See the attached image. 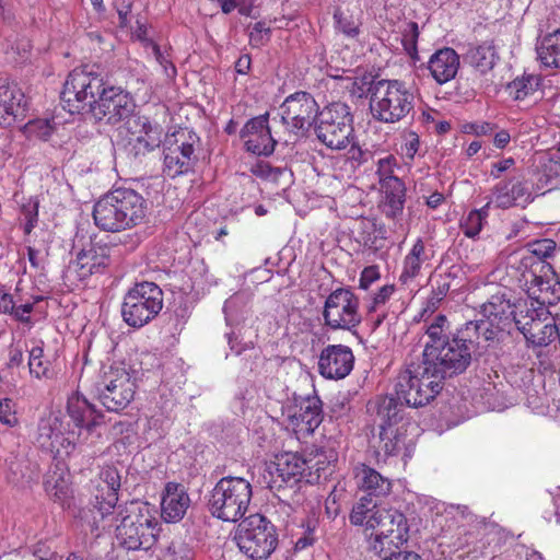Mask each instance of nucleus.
<instances>
[{
    "label": "nucleus",
    "instance_id": "nucleus-1",
    "mask_svg": "<svg viewBox=\"0 0 560 560\" xmlns=\"http://www.w3.org/2000/svg\"><path fill=\"white\" fill-rule=\"evenodd\" d=\"M145 200L131 188H116L102 196L94 205L95 225L106 232H120L142 222Z\"/></svg>",
    "mask_w": 560,
    "mask_h": 560
},
{
    "label": "nucleus",
    "instance_id": "nucleus-2",
    "mask_svg": "<svg viewBox=\"0 0 560 560\" xmlns=\"http://www.w3.org/2000/svg\"><path fill=\"white\" fill-rule=\"evenodd\" d=\"M154 506L133 500L119 506L116 538L128 550H149L158 539L159 521Z\"/></svg>",
    "mask_w": 560,
    "mask_h": 560
},
{
    "label": "nucleus",
    "instance_id": "nucleus-3",
    "mask_svg": "<svg viewBox=\"0 0 560 560\" xmlns=\"http://www.w3.org/2000/svg\"><path fill=\"white\" fill-rule=\"evenodd\" d=\"M370 112L380 122L396 124L413 112L416 95L399 80H378L369 89Z\"/></svg>",
    "mask_w": 560,
    "mask_h": 560
},
{
    "label": "nucleus",
    "instance_id": "nucleus-4",
    "mask_svg": "<svg viewBox=\"0 0 560 560\" xmlns=\"http://www.w3.org/2000/svg\"><path fill=\"white\" fill-rule=\"evenodd\" d=\"M474 348V339L466 337L460 329L442 347L429 348L428 353H422V373H431L443 385L445 378L466 371Z\"/></svg>",
    "mask_w": 560,
    "mask_h": 560
},
{
    "label": "nucleus",
    "instance_id": "nucleus-5",
    "mask_svg": "<svg viewBox=\"0 0 560 560\" xmlns=\"http://www.w3.org/2000/svg\"><path fill=\"white\" fill-rule=\"evenodd\" d=\"M252 497L253 489L248 480L226 476L221 478L211 490L208 510L218 520L235 523L247 512Z\"/></svg>",
    "mask_w": 560,
    "mask_h": 560
},
{
    "label": "nucleus",
    "instance_id": "nucleus-6",
    "mask_svg": "<svg viewBox=\"0 0 560 560\" xmlns=\"http://www.w3.org/2000/svg\"><path fill=\"white\" fill-rule=\"evenodd\" d=\"M163 301V291L156 283L138 282L124 295L121 317L129 327L141 328L160 314Z\"/></svg>",
    "mask_w": 560,
    "mask_h": 560
},
{
    "label": "nucleus",
    "instance_id": "nucleus-7",
    "mask_svg": "<svg viewBox=\"0 0 560 560\" xmlns=\"http://www.w3.org/2000/svg\"><path fill=\"white\" fill-rule=\"evenodd\" d=\"M235 540L240 551L249 560H265L275 551L278 535L270 521L253 514L238 524Z\"/></svg>",
    "mask_w": 560,
    "mask_h": 560
},
{
    "label": "nucleus",
    "instance_id": "nucleus-8",
    "mask_svg": "<svg viewBox=\"0 0 560 560\" xmlns=\"http://www.w3.org/2000/svg\"><path fill=\"white\" fill-rule=\"evenodd\" d=\"M353 117L350 107L342 102L325 106L315 120L316 138L328 149L343 150L353 140Z\"/></svg>",
    "mask_w": 560,
    "mask_h": 560
},
{
    "label": "nucleus",
    "instance_id": "nucleus-9",
    "mask_svg": "<svg viewBox=\"0 0 560 560\" xmlns=\"http://www.w3.org/2000/svg\"><path fill=\"white\" fill-rule=\"evenodd\" d=\"M516 328L533 347H547L560 337V312L545 307H518Z\"/></svg>",
    "mask_w": 560,
    "mask_h": 560
},
{
    "label": "nucleus",
    "instance_id": "nucleus-10",
    "mask_svg": "<svg viewBox=\"0 0 560 560\" xmlns=\"http://www.w3.org/2000/svg\"><path fill=\"white\" fill-rule=\"evenodd\" d=\"M106 83L104 77L94 67L85 66L72 70L61 92V100L68 104L69 112H80L88 105L90 112L105 90Z\"/></svg>",
    "mask_w": 560,
    "mask_h": 560
},
{
    "label": "nucleus",
    "instance_id": "nucleus-11",
    "mask_svg": "<svg viewBox=\"0 0 560 560\" xmlns=\"http://www.w3.org/2000/svg\"><path fill=\"white\" fill-rule=\"evenodd\" d=\"M422 362L400 372L395 384L401 405L418 408L429 404L442 389V384L431 373H422Z\"/></svg>",
    "mask_w": 560,
    "mask_h": 560
},
{
    "label": "nucleus",
    "instance_id": "nucleus-12",
    "mask_svg": "<svg viewBox=\"0 0 560 560\" xmlns=\"http://www.w3.org/2000/svg\"><path fill=\"white\" fill-rule=\"evenodd\" d=\"M96 390L98 400L108 411L119 412L135 398V377L124 366H110L97 383Z\"/></svg>",
    "mask_w": 560,
    "mask_h": 560
},
{
    "label": "nucleus",
    "instance_id": "nucleus-13",
    "mask_svg": "<svg viewBox=\"0 0 560 560\" xmlns=\"http://www.w3.org/2000/svg\"><path fill=\"white\" fill-rule=\"evenodd\" d=\"M323 318L332 330L351 331L361 323L359 299L349 289H336L325 301Z\"/></svg>",
    "mask_w": 560,
    "mask_h": 560
},
{
    "label": "nucleus",
    "instance_id": "nucleus-14",
    "mask_svg": "<svg viewBox=\"0 0 560 560\" xmlns=\"http://www.w3.org/2000/svg\"><path fill=\"white\" fill-rule=\"evenodd\" d=\"M198 142L196 133L180 129L164 141L163 172L171 178L188 173L196 162L195 144Z\"/></svg>",
    "mask_w": 560,
    "mask_h": 560
},
{
    "label": "nucleus",
    "instance_id": "nucleus-15",
    "mask_svg": "<svg viewBox=\"0 0 560 560\" xmlns=\"http://www.w3.org/2000/svg\"><path fill=\"white\" fill-rule=\"evenodd\" d=\"M408 522L406 516L395 509H381L378 517L369 534L371 547L376 552L386 548H398L408 540Z\"/></svg>",
    "mask_w": 560,
    "mask_h": 560
},
{
    "label": "nucleus",
    "instance_id": "nucleus-16",
    "mask_svg": "<svg viewBox=\"0 0 560 560\" xmlns=\"http://www.w3.org/2000/svg\"><path fill=\"white\" fill-rule=\"evenodd\" d=\"M307 478V460L299 453L284 452L276 456L261 475V485L270 490L294 486L301 478Z\"/></svg>",
    "mask_w": 560,
    "mask_h": 560
},
{
    "label": "nucleus",
    "instance_id": "nucleus-17",
    "mask_svg": "<svg viewBox=\"0 0 560 560\" xmlns=\"http://www.w3.org/2000/svg\"><path fill=\"white\" fill-rule=\"evenodd\" d=\"M318 105L307 92H295L285 97L279 107L281 121L290 132L303 135L317 118Z\"/></svg>",
    "mask_w": 560,
    "mask_h": 560
},
{
    "label": "nucleus",
    "instance_id": "nucleus-18",
    "mask_svg": "<svg viewBox=\"0 0 560 560\" xmlns=\"http://www.w3.org/2000/svg\"><path fill=\"white\" fill-rule=\"evenodd\" d=\"M135 108V101L127 91L110 85L103 90L92 105L91 114L96 120H105L113 126L121 121L127 125L129 118L137 116L133 114Z\"/></svg>",
    "mask_w": 560,
    "mask_h": 560
},
{
    "label": "nucleus",
    "instance_id": "nucleus-19",
    "mask_svg": "<svg viewBox=\"0 0 560 560\" xmlns=\"http://www.w3.org/2000/svg\"><path fill=\"white\" fill-rule=\"evenodd\" d=\"M282 415L296 434H311L322 422L320 400L314 396L295 397L283 407Z\"/></svg>",
    "mask_w": 560,
    "mask_h": 560
},
{
    "label": "nucleus",
    "instance_id": "nucleus-20",
    "mask_svg": "<svg viewBox=\"0 0 560 560\" xmlns=\"http://www.w3.org/2000/svg\"><path fill=\"white\" fill-rule=\"evenodd\" d=\"M127 149L136 158L145 155L160 147L162 129L145 116L137 115L127 120Z\"/></svg>",
    "mask_w": 560,
    "mask_h": 560
},
{
    "label": "nucleus",
    "instance_id": "nucleus-21",
    "mask_svg": "<svg viewBox=\"0 0 560 560\" xmlns=\"http://www.w3.org/2000/svg\"><path fill=\"white\" fill-rule=\"evenodd\" d=\"M61 428L62 422L58 417H49L40 420L37 431L39 446L59 457L69 456L77 446L75 433L71 431L65 434Z\"/></svg>",
    "mask_w": 560,
    "mask_h": 560
},
{
    "label": "nucleus",
    "instance_id": "nucleus-22",
    "mask_svg": "<svg viewBox=\"0 0 560 560\" xmlns=\"http://www.w3.org/2000/svg\"><path fill=\"white\" fill-rule=\"evenodd\" d=\"M354 355L348 346L329 345L318 358V372L327 380L345 378L353 369Z\"/></svg>",
    "mask_w": 560,
    "mask_h": 560
},
{
    "label": "nucleus",
    "instance_id": "nucleus-23",
    "mask_svg": "<svg viewBox=\"0 0 560 560\" xmlns=\"http://www.w3.org/2000/svg\"><path fill=\"white\" fill-rule=\"evenodd\" d=\"M248 152L256 155H270L275 151L276 140L268 126V114L249 119L240 132Z\"/></svg>",
    "mask_w": 560,
    "mask_h": 560
},
{
    "label": "nucleus",
    "instance_id": "nucleus-24",
    "mask_svg": "<svg viewBox=\"0 0 560 560\" xmlns=\"http://www.w3.org/2000/svg\"><path fill=\"white\" fill-rule=\"evenodd\" d=\"M121 476L115 466H105L100 472V483L95 494L94 508L104 517L110 514L118 502Z\"/></svg>",
    "mask_w": 560,
    "mask_h": 560
},
{
    "label": "nucleus",
    "instance_id": "nucleus-25",
    "mask_svg": "<svg viewBox=\"0 0 560 560\" xmlns=\"http://www.w3.org/2000/svg\"><path fill=\"white\" fill-rule=\"evenodd\" d=\"M353 476L358 489L365 493L364 497L377 501L392 492V480L365 464H358L353 469Z\"/></svg>",
    "mask_w": 560,
    "mask_h": 560
},
{
    "label": "nucleus",
    "instance_id": "nucleus-26",
    "mask_svg": "<svg viewBox=\"0 0 560 560\" xmlns=\"http://www.w3.org/2000/svg\"><path fill=\"white\" fill-rule=\"evenodd\" d=\"M190 505V498L184 486L168 482L161 501V516L167 523L180 521Z\"/></svg>",
    "mask_w": 560,
    "mask_h": 560
},
{
    "label": "nucleus",
    "instance_id": "nucleus-27",
    "mask_svg": "<svg viewBox=\"0 0 560 560\" xmlns=\"http://www.w3.org/2000/svg\"><path fill=\"white\" fill-rule=\"evenodd\" d=\"M27 101L16 84L0 85V126H10L19 117H23Z\"/></svg>",
    "mask_w": 560,
    "mask_h": 560
},
{
    "label": "nucleus",
    "instance_id": "nucleus-28",
    "mask_svg": "<svg viewBox=\"0 0 560 560\" xmlns=\"http://www.w3.org/2000/svg\"><path fill=\"white\" fill-rule=\"evenodd\" d=\"M109 248L106 246L92 245L90 248L82 249L73 262L74 271L80 280L88 277L102 273L109 265Z\"/></svg>",
    "mask_w": 560,
    "mask_h": 560
},
{
    "label": "nucleus",
    "instance_id": "nucleus-29",
    "mask_svg": "<svg viewBox=\"0 0 560 560\" xmlns=\"http://www.w3.org/2000/svg\"><path fill=\"white\" fill-rule=\"evenodd\" d=\"M459 56L450 47L436 50L428 61V69L438 84H444L455 78L459 69Z\"/></svg>",
    "mask_w": 560,
    "mask_h": 560
},
{
    "label": "nucleus",
    "instance_id": "nucleus-30",
    "mask_svg": "<svg viewBox=\"0 0 560 560\" xmlns=\"http://www.w3.org/2000/svg\"><path fill=\"white\" fill-rule=\"evenodd\" d=\"M506 328L504 325L481 317L466 323L462 330L466 337L474 339L475 346L488 348L500 341Z\"/></svg>",
    "mask_w": 560,
    "mask_h": 560
},
{
    "label": "nucleus",
    "instance_id": "nucleus-31",
    "mask_svg": "<svg viewBox=\"0 0 560 560\" xmlns=\"http://www.w3.org/2000/svg\"><path fill=\"white\" fill-rule=\"evenodd\" d=\"M530 200L528 187L521 180L511 179L500 182L494 186L490 202L498 208L508 209L516 205L527 203Z\"/></svg>",
    "mask_w": 560,
    "mask_h": 560
},
{
    "label": "nucleus",
    "instance_id": "nucleus-32",
    "mask_svg": "<svg viewBox=\"0 0 560 560\" xmlns=\"http://www.w3.org/2000/svg\"><path fill=\"white\" fill-rule=\"evenodd\" d=\"M479 313L482 318L509 327L514 323V317L518 313V305H513L504 293H497L480 306Z\"/></svg>",
    "mask_w": 560,
    "mask_h": 560
},
{
    "label": "nucleus",
    "instance_id": "nucleus-33",
    "mask_svg": "<svg viewBox=\"0 0 560 560\" xmlns=\"http://www.w3.org/2000/svg\"><path fill=\"white\" fill-rule=\"evenodd\" d=\"M68 413L75 427L88 432L93 430L97 424L98 417H101L95 406L80 395H74L68 399Z\"/></svg>",
    "mask_w": 560,
    "mask_h": 560
},
{
    "label": "nucleus",
    "instance_id": "nucleus-34",
    "mask_svg": "<svg viewBox=\"0 0 560 560\" xmlns=\"http://www.w3.org/2000/svg\"><path fill=\"white\" fill-rule=\"evenodd\" d=\"M536 284L528 290V301L518 304V307H545L548 311H558L557 303L560 301V295L556 294V290L548 281L535 277ZM560 312V308H559Z\"/></svg>",
    "mask_w": 560,
    "mask_h": 560
},
{
    "label": "nucleus",
    "instance_id": "nucleus-35",
    "mask_svg": "<svg viewBox=\"0 0 560 560\" xmlns=\"http://www.w3.org/2000/svg\"><path fill=\"white\" fill-rule=\"evenodd\" d=\"M467 62L480 74L490 72L499 60L497 48L492 40L469 47L466 52Z\"/></svg>",
    "mask_w": 560,
    "mask_h": 560
},
{
    "label": "nucleus",
    "instance_id": "nucleus-36",
    "mask_svg": "<svg viewBox=\"0 0 560 560\" xmlns=\"http://www.w3.org/2000/svg\"><path fill=\"white\" fill-rule=\"evenodd\" d=\"M381 509H383V506H380L376 500L362 497L352 506L349 521L354 526H362L364 534L369 536L378 517Z\"/></svg>",
    "mask_w": 560,
    "mask_h": 560
},
{
    "label": "nucleus",
    "instance_id": "nucleus-37",
    "mask_svg": "<svg viewBox=\"0 0 560 560\" xmlns=\"http://www.w3.org/2000/svg\"><path fill=\"white\" fill-rule=\"evenodd\" d=\"M428 260L424 243L418 238L404 258L399 281L405 285L409 284L420 275L423 262Z\"/></svg>",
    "mask_w": 560,
    "mask_h": 560
},
{
    "label": "nucleus",
    "instance_id": "nucleus-38",
    "mask_svg": "<svg viewBox=\"0 0 560 560\" xmlns=\"http://www.w3.org/2000/svg\"><path fill=\"white\" fill-rule=\"evenodd\" d=\"M401 406L397 396H382L377 397L375 401L370 402L369 409L375 411L381 420L380 428L382 429V436L386 434V428H390L400 419L399 412Z\"/></svg>",
    "mask_w": 560,
    "mask_h": 560
},
{
    "label": "nucleus",
    "instance_id": "nucleus-39",
    "mask_svg": "<svg viewBox=\"0 0 560 560\" xmlns=\"http://www.w3.org/2000/svg\"><path fill=\"white\" fill-rule=\"evenodd\" d=\"M537 59L547 68H560V30L544 36L536 45Z\"/></svg>",
    "mask_w": 560,
    "mask_h": 560
},
{
    "label": "nucleus",
    "instance_id": "nucleus-40",
    "mask_svg": "<svg viewBox=\"0 0 560 560\" xmlns=\"http://www.w3.org/2000/svg\"><path fill=\"white\" fill-rule=\"evenodd\" d=\"M385 196L386 215L395 218L402 212L405 205L406 187L400 178L389 179L380 185Z\"/></svg>",
    "mask_w": 560,
    "mask_h": 560
},
{
    "label": "nucleus",
    "instance_id": "nucleus-41",
    "mask_svg": "<svg viewBox=\"0 0 560 560\" xmlns=\"http://www.w3.org/2000/svg\"><path fill=\"white\" fill-rule=\"evenodd\" d=\"M223 312L228 325H237L244 322L250 312V294L247 292L233 294L225 301Z\"/></svg>",
    "mask_w": 560,
    "mask_h": 560
},
{
    "label": "nucleus",
    "instance_id": "nucleus-42",
    "mask_svg": "<svg viewBox=\"0 0 560 560\" xmlns=\"http://www.w3.org/2000/svg\"><path fill=\"white\" fill-rule=\"evenodd\" d=\"M542 83V78L539 74L524 73L515 78L508 85V91L515 100H525L537 92Z\"/></svg>",
    "mask_w": 560,
    "mask_h": 560
},
{
    "label": "nucleus",
    "instance_id": "nucleus-43",
    "mask_svg": "<svg viewBox=\"0 0 560 560\" xmlns=\"http://www.w3.org/2000/svg\"><path fill=\"white\" fill-rule=\"evenodd\" d=\"M307 460V482L318 480L320 472L325 471L328 466L337 460V454L332 450H316L311 453Z\"/></svg>",
    "mask_w": 560,
    "mask_h": 560
},
{
    "label": "nucleus",
    "instance_id": "nucleus-44",
    "mask_svg": "<svg viewBox=\"0 0 560 560\" xmlns=\"http://www.w3.org/2000/svg\"><path fill=\"white\" fill-rule=\"evenodd\" d=\"M447 330L448 322L446 316L438 315L434 320L427 327L425 334L429 340L425 342L423 353H428L429 348H440L446 341H448L452 336L447 335Z\"/></svg>",
    "mask_w": 560,
    "mask_h": 560
},
{
    "label": "nucleus",
    "instance_id": "nucleus-45",
    "mask_svg": "<svg viewBox=\"0 0 560 560\" xmlns=\"http://www.w3.org/2000/svg\"><path fill=\"white\" fill-rule=\"evenodd\" d=\"M28 352V369L31 375L36 378L48 377L51 363L45 358L43 341L35 342Z\"/></svg>",
    "mask_w": 560,
    "mask_h": 560
},
{
    "label": "nucleus",
    "instance_id": "nucleus-46",
    "mask_svg": "<svg viewBox=\"0 0 560 560\" xmlns=\"http://www.w3.org/2000/svg\"><path fill=\"white\" fill-rule=\"evenodd\" d=\"M486 206L481 210L470 211L460 222V229L468 237H475L479 234L482 223L487 217Z\"/></svg>",
    "mask_w": 560,
    "mask_h": 560
},
{
    "label": "nucleus",
    "instance_id": "nucleus-47",
    "mask_svg": "<svg viewBox=\"0 0 560 560\" xmlns=\"http://www.w3.org/2000/svg\"><path fill=\"white\" fill-rule=\"evenodd\" d=\"M9 469L13 475V481H31L37 477V468L35 465L31 466L30 462L25 458H15L9 464Z\"/></svg>",
    "mask_w": 560,
    "mask_h": 560
},
{
    "label": "nucleus",
    "instance_id": "nucleus-48",
    "mask_svg": "<svg viewBox=\"0 0 560 560\" xmlns=\"http://www.w3.org/2000/svg\"><path fill=\"white\" fill-rule=\"evenodd\" d=\"M55 131V125L49 119H34L25 125V132L31 138L48 140Z\"/></svg>",
    "mask_w": 560,
    "mask_h": 560
},
{
    "label": "nucleus",
    "instance_id": "nucleus-49",
    "mask_svg": "<svg viewBox=\"0 0 560 560\" xmlns=\"http://www.w3.org/2000/svg\"><path fill=\"white\" fill-rule=\"evenodd\" d=\"M336 28L347 38L357 39L360 35V23L355 22L352 16H347L342 11L336 10L334 13Z\"/></svg>",
    "mask_w": 560,
    "mask_h": 560
},
{
    "label": "nucleus",
    "instance_id": "nucleus-50",
    "mask_svg": "<svg viewBox=\"0 0 560 560\" xmlns=\"http://www.w3.org/2000/svg\"><path fill=\"white\" fill-rule=\"evenodd\" d=\"M45 487L47 493L59 502H63L70 492L68 482L61 477L55 478L54 476H50L46 480Z\"/></svg>",
    "mask_w": 560,
    "mask_h": 560
},
{
    "label": "nucleus",
    "instance_id": "nucleus-51",
    "mask_svg": "<svg viewBox=\"0 0 560 560\" xmlns=\"http://www.w3.org/2000/svg\"><path fill=\"white\" fill-rule=\"evenodd\" d=\"M455 271H457V266H452L445 273L439 275L432 292L444 299L451 290H458L460 288L459 281L457 283L450 281V277H453Z\"/></svg>",
    "mask_w": 560,
    "mask_h": 560
},
{
    "label": "nucleus",
    "instance_id": "nucleus-52",
    "mask_svg": "<svg viewBox=\"0 0 560 560\" xmlns=\"http://www.w3.org/2000/svg\"><path fill=\"white\" fill-rule=\"evenodd\" d=\"M397 166V160L394 155H387L382 158L376 163V175L378 177L380 185L386 183L389 179H396L394 170Z\"/></svg>",
    "mask_w": 560,
    "mask_h": 560
},
{
    "label": "nucleus",
    "instance_id": "nucleus-53",
    "mask_svg": "<svg viewBox=\"0 0 560 560\" xmlns=\"http://www.w3.org/2000/svg\"><path fill=\"white\" fill-rule=\"evenodd\" d=\"M380 439L382 445L380 446L386 455H396L402 445V441L397 434L390 430V428H386V434L382 436V431L380 432Z\"/></svg>",
    "mask_w": 560,
    "mask_h": 560
},
{
    "label": "nucleus",
    "instance_id": "nucleus-54",
    "mask_svg": "<svg viewBox=\"0 0 560 560\" xmlns=\"http://www.w3.org/2000/svg\"><path fill=\"white\" fill-rule=\"evenodd\" d=\"M270 28L265 22H257L249 32V43L253 47H260L270 39Z\"/></svg>",
    "mask_w": 560,
    "mask_h": 560
},
{
    "label": "nucleus",
    "instance_id": "nucleus-55",
    "mask_svg": "<svg viewBox=\"0 0 560 560\" xmlns=\"http://www.w3.org/2000/svg\"><path fill=\"white\" fill-rule=\"evenodd\" d=\"M0 421L9 427L18 423L16 405L11 398L0 399Z\"/></svg>",
    "mask_w": 560,
    "mask_h": 560
},
{
    "label": "nucleus",
    "instance_id": "nucleus-56",
    "mask_svg": "<svg viewBox=\"0 0 560 560\" xmlns=\"http://www.w3.org/2000/svg\"><path fill=\"white\" fill-rule=\"evenodd\" d=\"M395 292L394 284H386L382 287L371 299V303L368 306L369 313L376 312L382 305H384Z\"/></svg>",
    "mask_w": 560,
    "mask_h": 560
},
{
    "label": "nucleus",
    "instance_id": "nucleus-57",
    "mask_svg": "<svg viewBox=\"0 0 560 560\" xmlns=\"http://www.w3.org/2000/svg\"><path fill=\"white\" fill-rule=\"evenodd\" d=\"M446 515H451L454 521L465 522L466 524L477 521V516L466 505H450Z\"/></svg>",
    "mask_w": 560,
    "mask_h": 560
},
{
    "label": "nucleus",
    "instance_id": "nucleus-58",
    "mask_svg": "<svg viewBox=\"0 0 560 560\" xmlns=\"http://www.w3.org/2000/svg\"><path fill=\"white\" fill-rule=\"evenodd\" d=\"M419 147V136L413 131H409L408 133H406L405 141L401 145V154L407 159L412 160L417 154Z\"/></svg>",
    "mask_w": 560,
    "mask_h": 560
},
{
    "label": "nucleus",
    "instance_id": "nucleus-59",
    "mask_svg": "<svg viewBox=\"0 0 560 560\" xmlns=\"http://www.w3.org/2000/svg\"><path fill=\"white\" fill-rule=\"evenodd\" d=\"M380 277L381 275L377 266L373 265L365 267L360 275L359 287L363 290H368L372 283L380 279Z\"/></svg>",
    "mask_w": 560,
    "mask_h": 560
},
{
    "label": "nucleus",
    "instance_id": "nucleus-60",
    "mask_svg": "<svg viewBox=\"0 0 560 560\" xmlns=\"http://www.w3.org/2000/svg\"><path fill=\"white\" fill-rule=\"evenodd\" d=\"M22 214L25 220L24 232H25V234H30L37 223V218H38L37 205L33 203V205L24 206L22 209Z\"/></svg>",
    "mask_w": 560,
    "mask_h": 560
},
{
    "label": "nucleus",
    "instance_id": "nucleus-61",
    "mask_svg": "<svg viewBox=\"0 0 560 560\" xmlns=\"http://www.w3.org/2000/svg\"><path fill=\"white\" fill-rule=\"evenodd\" d=\"M32 311V304L26 302L24 298L19 296V302L16 303L15 310L12 312L11 316L21 323H30V314Z\"/></svg>",
    "mask_w": 560,
    "mask_h": 560
},
{
    "label": "nucleus",
    "instance_id": "nucleus-62",
    "mask_svg": "<svg viewBox=\"0 0 560 560\" xmlns=\"http://www.w3.org/2000/svg\"><path fill=\"white\" fill-rule=\"evenodd\" d=\"M418 37H419L418 24L415 22L409 23L407 26V30L404 33V39H402V43H404V46L406 47V49H408V50L412 49V50L417 51Z\"/></svg>",
    "mask_w": 560,
    "mask_h": 560
},
{
    "label": "nucleus",
    "instance_id": "nucleus-63",
    "mask_svg": "<svg viewBox=\"0 0 560 560\" xmlns=\"http://www.w3.org/2000/svg\"><path fill=\"white\" fill-rule=\"evenodd\" d=\"M19 302L14 300V296L9 293H0V313L11 315L15 310V305Z\"/></svg>",
    "mask_w": 560,
    "mask_h": 560
},
{
    "label": "nucleus",
    "instance_id": "nucleus-64",
    "mask_svg": "<svg viewBox=\"0 0 560 560\" xmlns=\"http://www.w3.org/2000/svg\"><path fill=\"white\" fill-rule=\"evenodd\" d=\"M153 52H154L156 61L164 68L165 74L167 77H174L176 74V68L172 65V62L166 60V58L161 52L159 46H156V45L153 46Z\"/></svg>",
    "mask_w": 560,
    "mask_h": 560
}]
</instances>
